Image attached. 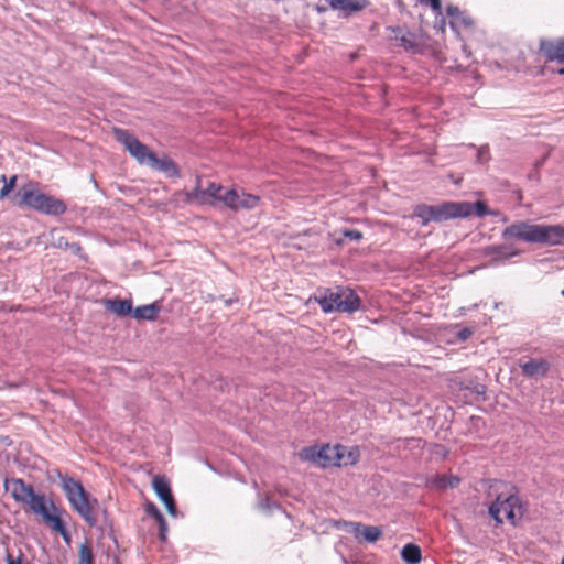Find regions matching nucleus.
I'll list each match as a JSON object with an SVG mask.
<instances>
[{"mask_svg": "<svg viewBox=\"0 0 564 564\" xmlns=\"http://www.w3.org/2000/svg\"><path fill=\"white\" fill-rule=\"evenodd\" d=\"M544 245H564V226L544 225Z\"/></svg>", "mask_w": 564, "mask_h": 564, "instance_id": "23", "label": "nucleus"}, {"mask_svg": "<svg viewBox=\"0 0 564 564\" xmlns=\"http://www.w3.org/2000/svg\"><path fill=\"white\" fill-rule=\"evenodd\" d=\"M499 213L491 210L481 202H444L438 205L420 204L415 206L413 216L421 219L422 226L431 221L442 223L456 218L469 216L484 217L486 215L497 216Z\"/></svg>", "mask_w": 564, "mask_h": 564, "instance_id": "1", "label": "nucleus"}, {"mask_svg": "<svg viewBox=\"0 0 564 564\" xmlns=\"http://www.w3.org/2000/svg\"><path fill=\"white\" fill-rule=\"evenodd\" d=\"M58 534L63 538V540L65 541V543L69 544L70 543V533L68 532V530L65 528L62 532H58Z\"/></svg>", "mask_w": 564, "mask_h": 564, "instance_id": "37", "label": "nucleus"}, {"mask_svg": "<svg viewBox=\"0 0 564 564\" xmlns=\"http://www.w3.org/2000/svg\"><path fill=\"white\" fill-rule=\"evenodd\" d=\"M66 205L62 199L46 195L39 212L51 216H61L66 212Z\"/></svg>", "mask_w": 564, "mask_h": 564, "instance_id": "20", "label": "nucleus"}, {"mask_svg": "<svg viewBox=\"0 0 564 564\" xmlns=\"http://www.w3.org/2000/svg\"><path fill=\"white\" fill-rule=\"evenodd\" d=\"M522 373L529 378H542L550 370V362L545 359H530L520 365Z\"/></svg>", "mask_w": 564, "mask_h": 564, "instance_id": "14", "label": "nucleus"}, {"mask_svg": "<svg viewBox=\"0 0 564 564\" xmlns=\"http://www.w3.org/2000/svg\"><path fill=\"white\" fill-rule=\"evenodd\" d=\"M314 299L325 313H352L360 306V299L358 295L352 290L340 286L318 290L315 293Z\"/></svg>", "mask_w": 564, "mask_h": 564, "instance_id": "4", "label": "nucleus"}, {"mask_svg": "<svg viewBox=\"0 0 564 564\" xmlns=\"http://www.w3.org/2000/svg\"><path fill=\"white\" fill-rule=\"evenodd\" d=\"M561 564H564V557L562 558V562H561Z\"/></svg>", "mask_w": 564, "mask_h": 564, "instance_id": "46", "label": "nucleus"}, {"mask_svg": "<svg viewBox=\"0 0 564 564\" xmlns=\"http://www.w3.org/2000/svg\"><path fill=\"white\" fill-rule=\"evenodd\" d=\"M470 335H471V330L468 328H464L458 332V338L462 340H466L467 338L470 337Z\"/></svg>", "mask_w": 564, "mask_h": 564, "instance_id": "36", "label": "nucleus"}, {"mask_svg": "<svg viewBox=\"0 0 564 564\" xmlns=\"http://www.w3.org/2000/svg\"><path fill=\"white\" fill-rule=\"evenodd\" d=\"M487 497L491 499L489 514L497 523H503L502 513L512 524L523 516L524 509L518 497V489L511 482L492 480L488 487Z\"/></svg>", "mask_w": 564, "mask_h": 564, "instance_id": "2", "label": "nucleus"}, {"mask_svg": "<svg viewBox=\"0 0 564 564\" xmlns=\"http://www.w3.org/2000/svg\"><path fill=\"white\" fill-rule=\"evenodd\" d=\"M94 554L89 543H82L78 547V562L77 564H93Z\"/></svg>", "mask_w": 564, "mask_h": 564, "instance_id": "29", "label": "nucleus"}, {"mask_svg": "<svg viewBox=\"0 0 564 564\" xmlns=\"http://www.w3.org/2000/svg\"><path fill=\"white\" fill-rule=\"evenodd\" d=\"M343 236L354 241H359L362 239V232L357 229H345L343 231Z\"/></svg>", "mask_w": 564, "mask_h": 564, "instance_id": "32", "label": "nucleus"}, {"mask_svg": "<svg viewBox=\"0 0 564 564\" xmlns=\"http://www.w3.org/2000/svg\"><path fill=\"white\" fill-rule=\"evenodd\" d=\"M459 478L456 476L441 475L433 478L431 481L432 486L437 489L453 488L457 486Z\"/></svg>", "mask_w": 564, "mask_h": 564, "instance_id": "27", "label": "nucleus"}, {"mask_svg": "<svg viewBox=\"0 0 564 564\" xmlns=\"http://www.w3.org/2000/svg\"><path fill=\"white\" fill-rule=\"evenodd\" d=\"M18 205L23 207H30L34 210H40V206L43 205V200L46 197V194L41 191L34 188L33 186H24L18 193Z\"/></svg>", "mask_w": 564, "mask_h": 564, "instance_id": "13", "label": "nucleus"}, {"mask_svg": "<svg viewBox=\"0 0 564 564\" xmlns=\"http://www.w3.org/2000/svg\"><path fill=\"white\" fill-rule=\"evenodd\" d=\"M462 22L465 23L466 25L469 24V20H467V19H462Z\"/></svg>", "mask_w": 564, "mask_h": 564, "instance_id": "44", "label": "nucleus"}, {"mask_svg": "<svg viewBox=\"0 0 564 564\" xmlns=\"http://www.w3.org/2000/svg\"><path fill=\"white\" fill-rule=\"evenodd\" d=\"M332 9L344 12H357L365 8L366 0H326Z\"/></svg>", "mask_w": 564, "mask_h": 564, "instance_id": "25", "label": "nucleus"}, {"mask_svg": "<svg viewBox=\"0 0 564 564\" xmlns=\"http://www.w3.org/2000/svg\"><path fill=\"white\" fill-rule=\"evenodd\" d=\"M338 445H323L321 447L310 446L299 453V457L304 462L314 463L321 467L335 466Z\"/></svg>", "mask_w": 564, "mask_h": 564, "instance_id": "8", "label": "nucleus"}, {"mask_svg": "<svg viewBox=\"0 0 564 564\" xmlns=\"http://www.w3.org/2000/svg\"><path fill=\"white\" fill-rule=\"evenodd\" d=\"M105 306L109 312L120 317L132 315L133 312L131 300L111 299L105 302Z\"/></svg>", "mask_w": 564, "mask_h": 564, "instance_id": "19", "label": "nucleus"}, {"mask_svg": "<svg viewBox=\"0 0 564 564\" xmlns=\"http://www.w3.org/2000/svg\"><path fill=\"white\" fill-rule=\"evenodd\" d=\"M72 249H73L74 251H77V250H79V246H78V245H76V243H73V245H72Z\"/></svg>", "mask_w": 564, "mask_h": 564, "instance_id": "43", "label": "nucleus"}, {"mask_svg": "<svg viewBox=\"0 0 564 564\" xmlns=\"http://www.w3.org/2000/svg\"><path fill=\"white\" fill-rule=\"evenodd\" d=\"M541 51L551 61H564V40L542 41Z\"/></svg>", "mask_w": 564, "mask_h": 564, "instance_id": "18", "label": "nucleus"}, {"mask_svg": "<svg viewBox=\"0 0 564 564\" xmlns=\"http://www.w3.org/2000/svg\"><path fill=\"white\" fill-rule=\"evenodd\" d=\"M316 10H317L318 12H324V11L326 10V8H325V7L317 6V7H316Z\"/></svg>", "mask_w": 564, "mask_h": 564, "instance_id": "42", "label": "nucleus"}, {"mask_svg": "<svg viewBox=\"0 0 564 564\" xmlns=\"http://www.w3.org/2000/svg\"><path fill=\"white\" fill-rule=\"evenodd\" d=\"M40 516L43 521L55 532H62L66 527L61 518L62 510L48 498L33 512Z\"/></svg>", "mask_w": 564, "mask_h": 564, "instance_id": "11", "label": "nucleus"}, {"mask_svg": "<svg viewBox=\"0 0 564 564\" xmlns=\"http://www.w3.org/2000/svg\"><path fill=\"white\" fill-rule=\"evenodd\" d=\"M502 238H514L530 243L544 245V225H535L529 221H516L503 229Z\"/></svg>", "mask_w": 564, "mask_h": 564, "instance_id": "7", "label": "nucleus"}, {"mask_svg": "<svg viewBox=\"0 0 564 564\" xmlns=\"http://www.w3.org/2000/svg\"><path fill=\"white\" fill-rule=\"evenodd\" d=\"M115 137L124 149L130 153L132 158L141 165L150 166L154 160L155 153L150 150L145 144L141 143L132 133L128 130L116 128L113 130Z\"/></svg>", "mask_w": 564, "mask_h": 564, "instance_id": "6", "label": "nucleus"}, {"mask_svg": "<svg viewBox=\"0 0 564 564\" xmlns=\"http://www.w3.org/2000/svg\"><path fill=\"white\" fill-rule=\"evenodd\" d=\"M352 525L354 534L357 538L361 536L366 542L373 543L378 541L382 535V531L378 527L362 525L360 523H355Z\"/></svg>", "mask_w": 564, "mask_h": 564, "instance_id": "22", "label": "nucleus"}, {"mask_svg": "<svg viewBox=\"0 0 564 564\" xmlns=\"http://www.w3.org/2000/svg\"><path fill=\"white\" fill-rule=\"evenodd\" d=\"M562 295L564 296V290L562 291Z\"/></svg>", "mask_w": 564, "mask_h": 564, "instance_id": "47", "label": "nucleus"}, {"mask_svg": "<svg viewBox=\"0 0 564 564\" xmlns=\"http://www.w3.org/2000/svg\"><path fill=\"white\" fill-rule=\"evenodd\" d=\"M337 449H339V451H336L337 455H336L335 466L341 467V466L354 465L358 462V459L360 457V452H359L358 447H356V446L348 447V446L338 444Z\"/></svg>", "mask_w": 564, "mask_h": 564, "instance_id": "15", "label": "nucleus"}, {"mask_svg": "<svg viewBox=\"0 0 564 564\" xmlns=\"http://www.w3.org/2000/svg\"><path fill=\"white\" fill-rule=\"evenodd\" d=\"M6 561H7V564H21V558L20 557L14 558L10 554L7 555Z\"/></svg>", "mask_w": 564, "mask_h": 564, "instance_id": "39", "label": "nucleus"}, {"mask_svg": "<svg viewBox=\"0 0 564 564\" xmlns=\"http://www.w3.org/2000/svg\"><path fill=\"white\" fill-rule=\"evenodd\" d=\"M152 487L160 499L166 498L171 494L170 484L164 477L155 476L152 480Z\"/></svg>", "mask_w": 564, "mask_h": 564, "instance_id": "28", "label": "nucleus"}, {"mask_svg": "<svg viewBox=\"0 0 564 564\" xmlns=\"http://www.w3.org/2000/svg\"><path fill=\"white\" fill-rule=\"evenodd\" d=\"M558 74H564V68H561V69L558 70Z\"/></svg>", "mask_w": 564, "mask_h": 564, "instance_id": "45", "label": "nucleus"}, {"mask_svg": "<svg viewBox=\"0 0 564 564\" xmlns=\"http://www.w3.org/2000/svg\"><path fill=\"white\" fill-rule=\"evenodd\" d=\"M165 508H166L167 512H169L172 517H176V514H177V509H176L175 501L167 503V506H165Z\"/></svg>", "mask_w": 564, "mask_h": 564, "instance_id": "35", "label": "nucleus"}, {"mask_svg": "<svg viewBox=\"0 0 564 564\" xmlns=\"http://www.w3.org/2000/svg\"><path fill=\"white\" fill-rule=\"evenodd\" d=\"M259 200L257 195L238 193L236 189L225 191L223 197V204L232 210L253 209L258 206Z\"/></svg>", "mask_w": 564, "mask_h": 564, "instance_id": "10", "label": "nucleus"}, {"mask_svg": "<svg viewBox=\"0 0 564 564\" xmlns=\"http://www.w3.org/2000/svg\"><path fill=\"white\" fill-rule=\"evenodd\" d=\"M260 507L262 509H270V506H269V501H268V498L263 499L260 501Z\"/></svg>", "mask_w": 564, "mask_h": 564, "instance_id": "41", "label": "nucleus"}, {"mask_svg": "<svg viewBox=\"0 0 564 564\" xmlns=\"http://www.w3.org/2000/svg\"><path fill=\"white\" fill-rule=\"evenodd\" d=\"M223 186L216 183H209L204 189L202 188L200 181L198 178L196 187L187 194V200L199 204H214L215 202L223 203Z\"/></svg>", "mask_w": 564, "mask_h": 564, "instance_id": "9", "label": "nucleus"}, {"mask_svg": "<svg viewBox=\"0 0 564 564\" xmlns=\"http://www.w3.org/2000/svg\"><path fill=\"white\" fill-rule=\"evenodd\" d=\"M478 161L480 163L487 162L489 159V148L488 145H482L478 149Z\"/></svg>", "mask_w": 564, "mask_h": 564, "instance_id": "33", "label": "nucleus"}, {"mask_svg": "<svg viewBox=\"0 0 564 564\" xmlns=\"http://www.w3.org/2000/svg\"><path fill=\"white\" fill-rule=\"evenodd\" d=\"M50 479L52 481L55 479L59 480V487L64 491L72 508L89 527H96L97 518L94 509L98 503L97 499L91 498L78 480L62 474L58 469L52 471Z\"/></svg>", "mask_w": 564, "mask_h": 564, "instance_id": "3", "label": "nucleus"}, {"mask_svg": "<svg viewBox=\"0 0 564 564\" xmlns=\"http://www.w3.org/2000/svg\"><path fill=\"white\" fill-rule=\"evenodd\" d=\"M6 491L10 492L12 498L24 506L33 513L47 498L43 494H36L31 485H28L21 478L6 479Z\"/></svg>", "mask_w": 564, "mask_h": 564, "instance_id": "5", "label": "nucleus"}, {"mask_svg": "<svg viewBox=\"0 0 564 564\" xmlns=\"http://www.w3.org/2000/svg\"><path fill=\"white\" fill-rule=\"evenodd\" d=\"M155 520L158 521L159 525H160V535H161V539L164 540L165 539V532L167 530V524H166V521L163 517V514L160 512V510H155Z\"/></svg>", "mask_w": 564, "mask_h": 564, "instance_id": "31", "label": "nucleus"}, {"mask_svg": "<svg viewBox=\"0 0 564 564\" xmlns=\"http://www.w3.org/2000/svg\"><path fill=\"white\" fill-rule=\"evenodd\" d=\"M150 167L164 173L167 177H177L180 175L176 163L166 155L161 158L155 155Z\"/></svg>", "mask_w": 564, "mask_h": 564, "instance_id": "17", "label": "nucleus"}, {"mask_svg": "<svg viewBox=\"0 0 564 564\" xmlns=\"http://www.w3.org/2000/svg\"><path fill=\"white\" fill-rule=\"evenodd\" d=\"M393 35L391 40L395 45L403 47L406 51H416L417 44L415 42V35L404 29L397 28L392 30Z\"/></svg>", "mask_w": 564, "mask_h": 564, "instance_id": "16", "label": "nucleus"}, {"mask_svg": "<svg viewBox=\"0 0 564 564\" xmlns=\"http://www.w3.org/2000/svg\"><path fill=\"white\" fill-rule=\"evenodd\" d=\"M447 14L454 19H456L458 21V19L460 18L462 13L459 11V9L457 7H453V6H449L447 8Z\"/></svg>", "mask_w": 564, "mask_h": 564, "instance_id": "34", "label": "nucleus"}, {"mask_svg": "<svg viewBox=\"0 0 564 564\" xmlns=\"http://www.w3.org/2000/svg\"><path fill=\"white\" fill-rule=\"evenodd\" d=\"M155 510H159L155 505L153 503H149L148 507H147V512L148 514L152 516L154 519H155Z\"/></svg>", "mask_w": 564, "mask_h": 564, "instance_id": "38", "label": "nucleus"}, {"mask_svg": "<svg viewBox=\"0 0 564 564\" xmlns=\"http://www.w3.org/2000/svg\"><path fill=\"white\" fill-rule=\"evenodd\" d=\"M161 311V305L158 302L141 305L133 308L132 316L135 319L154 321Z\"/></svg>", "mask_w": 564, "mask_h": 564, "instance_id": "24", "label": "nucleus"}, {"mask_svg": "<svg viewBox=\"0 0 564 564\" xmlns=\"http://www.w3.org/2000/svg\"><path fill=\"white\" fill-rule=\"evenodd\" d=\"M160 500L164 503V506H167V503H170V502H173V501H174V498H173L172 492H171V494L169 495V497H166V498H161Z\"/></svg>", "mask_w": 564, "mask_h": 564, "instance_id": "40", "label": "nucleus"}, {"mask_svg": "<svg viewBox=\"0 0 564 564\" xmlns=\"http://www.w3.org/2000/svg\"><path fill=\"white\" fill-rule=\"evenodd\" d=\"M2 181L4 182V185L0 189V199H3L8 194L13 191L17 182V176H12L9 182H7L6 175H2Z\"/></svg>", "mask_w": 564, "mask_h": 564, "instance_id": "30", "label": "nucleus"}, {"mask_svg": "<svg viewBox=\"0 0 564 564\" xmlns=\"http://www.w3.org/2000/svg\"><path fill=\"white\" fill-rule=\"evenodd\" d=\"M40 516L43 521L55 532H62L66 527L61 518L62 510L48 498L33 512Z\"/></svg>", "mask_w": 564, "mask_h": 564, "instance_id": "12", "label": "nucleus"}, {"mask_svg": "<svg viewBox=\"0 0 564 564\" xmlns=\"http://www.w3.org/2000/svg\"><path fill=\"white\" fill-rule=\"evenodd\" d=\"M401 557L408 564H419L422 560L421 549L415 544L409 543L403 546Z\"/></svg>", "mask_w": 564, "mask_h": 564, "instance_id": "26", "label": "nucleus"}, {"mask_svg": "<svg viewBox=\"0 0 564 564\" xmlns=\"http://www.w3.org/2000/svg\"><path fill=\"white\" fill-rule=\"evenodd\" d=\"M485 254L492 257V260L495 262H502L511 257L518 256L519 251L516 249H512L508 246L501 245V246H490L485 249Z\"/></svg>", "mask_w": 564, "mask_h": 564, "instance_id": "21", "label": "nucleus"}]
</instances>
